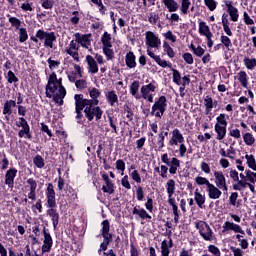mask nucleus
Instances as JSON below:
<instances>
[{
  "label": "nucleus",
  "instance_id": "nucleus-1",
  "mask_svg": "<svg viewBox=\"0 0 256 256\" xmlns=\"http://www.w3.org/2000/svg\"><path fill=\"white\" fill-rule=\"evenodd\" d=\"M75 119L78 125H85V121L91 123L95 121H101L103 119V109L99 107V104H91L88 102L75 101Z\"/></svg>",
  "mask_w": 256,
  "mask_h": 256
},
{
  "label": "nucleus",
  "instance_id": "nucleus-2",
  "mask_svg": "<svg viewBox=\"0 0 256 256\" xmlns=\"http://www.w3.org/2000/svg\"><path fill=\"white\" fill-rule=\"evenodd\" d=\"M30 41L36 44L41 42L46 49H57L55 46V43H57V34L55 32L39 29L35 35L30 36Z\"/></svg>",
  "mask_w": 256,
  "mask_h": 256
},
{
  "label": "nucleus",
  "instance_id": "nucleus-3",
  "mask_svg": "<svg viewBox=\"0 0 256 256\" xmlns=\"http://www.w3.org/2000/svg\"><path fill=\"white\" fill-rule=\"evenodd\" d=\"M161 161L164 163V165L160 166V177H162V179H167L168 171L170 175H177V169L181 167L180 159L176 157L169 159V154L164 153L161 155Z\"/></svg>",
  "mask_w": 256,
  "mask_h": 256
},
{
  "label": "nucleus",
  "instance_id": "nucleus-4",
  "mask_svg": "<svg viewBox=\"0 0 256 256\" xmlns=\"http://www.w3.org/2000/svg\"><path fill=\"white\" fill-rule=\"evenodd\" d=\"M167 111V97L162 95L155 98L154 104L151 108V117H156V119H161Z\"/></svg>",
  "mask_w": 256,
  "mask_h": 256
},
{
  "label": "nucleus",
  "instance_id": "nucleus-5",
  "mask_svg": "<svg viewBox=\"0 0 256 256\" xmlns=\"http://www.w3.org/2000/svg\"><path fill=\"white\" fill-rule=\"evenodd\" d=\"M59 87H64L63 86V78H57V73L52 72L49 75L47 85L45 87L46 89V97L48 99H51L53 97V94L59 89Z\"/></svg>",
  "mask_w": 256,
  "mask_h": 256
},
{
  "label": "nucleus",
  "instance_id": "nucleus-6",
  "mask_svg": "<svg viewBox=\"0 0 256 256\" xmlns=\"http://www.w3.org/2000/svg\"><path fill=\"white\" fill-rule=\"evenodd\" d=\"M90 99L85 98L83 94H75L74 95V101L80 102V103H91L94 105H99V98L101 97V92L97 88H91L88 89Z\"/></svg>",
  "mask_w": 256,
  "mask_h": 256
},
{
  "label": "nucleus",
  "instance_id": "nucleus-7",
  "mask_svg": "<svg viewBox=\"0 0 256 256\" xmlns=\"http://www.w3.org/2000/svg\"><path fill=\"white\" fill-rule=\"evenodd\" d=\"M196 229H198L200 237L204 239V241H213V230L211 226L205 221H200L196 224Z\"/></svg>",
  "mask_w": 256,
  "mask_h": 256
},
{
  "label": "nucleus",
  "instance_id": "nucleus-8",
  "mask_svg": "<svg viewBox=\"0 0 256 256\" xmlns=\"http://www.w3.org/2000/svg\"><path fill=\"white\" fill-rule=\"evenodd\" d=\"M18 127L22 129L18 132V137L23 139L25 136L26 139H33V135L31 134V127L29 126V122L24 117H20L19 121L16 123Z\"/></svg>",
  "mask_w": 256,
  "mask_h": 256
},
{
  "label": "nucleus",
  "instance_id": "nucleus-9",
  "mask_svg": "<svg viewBox=\"0 0 256 256\" xmlns=\"http://www.w3.org/2000/svg\"><path fill=\"white\" fill-rule=\"evenodd\" d=\"M48 209L46 210V215L50 217V220L53 225V229H57L59 227V220L61 216L59 215V210H57V204H52L46 206Z\"/></svg>",
  "mask_w": 256,
  "mask_h": 256
},
{
  "label": "nucleus",
  "instance_id": "nucleus-10",
  "mask_svg": "<svg viewBox=\"0 0 256 256\" xmlns=\"http://www.w3.org/2000/svg\"><path fill=\"white\" fill-rule=\"evenodd\" d=\"M214 182L218 189L221 191H229V186L227 185V178L223 171H214Z\"/></svg>",
  "mask_w": 256,
  "mask_h": 256
},
{
  "label": "nucleus",
  "instance_id": "nucleus-11",
  "mask_svg": "<svg viewBox=\"0 0 256 256\" xmlns=\"http://www.w3.org/2000/svg\"><path fill=\"white\" fill-rule=\"evenodd\" d=\"M181 143H185V137L183 136V134L181 133V130H179V128H175L172 131V137L168 141V145L170 147H177V145H179Z\"/></svg>",
  "mask_w": 256,
  "mask_h": 256
},
{
  "label": "nucleus",
  "instance_id": "nucleus-12",
  "mask_svg": "<svg viewBox=\"0 0 256 256\" xmlns=\"http://www.w3.org/2000/svg\"><path fill=\"white\" fill-rule=\"evenodd\" d=\"M103 181H105V185L102 186L103 193H108L109 195H113L115 193V184L111 179H109V174L107 172H100Z\"/></svg>",
  "mask_w": 256,
  "mask_h": 256
},
{
  "label": "nucleus",
  "instance_id": "nucleus-13",
  "mask_svg": "<svg viewBox=\"0 0 256 256\" xmlns=\"http://www.w3.org/2000/svg\"><path fill=\"white\" fill-rule=\"evenodd\" d=\"M46 195V206L57 205V200L55 199V187L53 183H48L45 191Z\"/></svg>",
  "mask_w": 256,
  "mask_h": 256
},
{
  "label": "nucleus",
  "instance_id": "nucleus-14",
  "mask_svg": "<svg viewBox=\"0 0 256 256\" xmlns=\"http://www.w3.org/2000/svg\"><path fill=\"white\" fill-rule=\"evenodd\" d=\"M225 5L227 7V13L230 16V20L234 23H236V21H239V9L233 6V2L227 0L225 2Z\"/></svg>",
  "mask_w": 256,
  "mask_h": 256
},
{
  "label": "nucleus",
  "instance_id": "nucleus-15",
  "mask_svg": "<svg viewBox=\"0 0 256 256\" xmlns=\"http://www.w3.org/2000/svg\"><path fill=\"white\" fill-rule=\"evenodd\" d=\"M146 45L152 49H155L161 45V40L155 35V33L148 31L146 32Z\"/></svg>",
  "mask_w": 256,
  "mask_h": 256
},
{
  "label": "nucleus",
  "instance_id": "nucleus-16",
  "mask_svg": "<svg viewBox=\"0 0 256 256\" xmlns=\"http://www.w3.org/2000/svg\"><path fill=\"white\" fill-rule=\"evenodd\" d=\"M207 193L209 199H220L223 195V192H221V188L215 186V184L210 183L207 187Z\"/></svg>",
  "mask_w": 256,
  "mask_h": 256
},
{
  "label": "nucleus",
  "instance_id": "nucleus-17",
  "mask_svg": "<svg viewBox=\"0 0 256 256\" xmlns=\"http://www.w3.org/2000/svg\"><path fill=\"white\" fill-rule=\"evenodd\" d=\"M67 55H70L71 58L74 59V61H77L79 63V47L77 46V43L75 40H72L70 42V48L66 49Z\"/></svg>",
  "mask_w": 256,
  "mask_h": 256
},
{
  "label": "nucleus",
  "instance_id": "nucleus-18",
  "mask_svg": "<svg viewBox=\"0 0 256 256\" xmlns=\"http://www.w3.org/2000/svg\"><path fill=\"white\" fill-rule=\"evenodd\" d=\"M147 55L150 56L151 59H153L157 65H159V67H162V69H166V67H169L170 69L172 68L171 64L167 63L166 60H162L161 56L155 55V53H153V51L150 49H147Z\"/></svg>",
  "mask_w": 256,
  "mask_h": 256
},
{
  "label": "nucleus",
  "instance_id": "nucleus-19",
  "mask_svg": "<svg viewBox=\"0 0 256 256\" xmlns=\"http://www.w3.org/2000/svg\"><path fill=\"white\" fill-rule=\"evenodd\" d=\"M15 177H17L16 168H10L7 170L5 174V185H8V187H13V185H15Z\"/></svg>",
  "mask_w": 256,
  "mask_h": 256
},
{
  "label": "nucleus",
  "instance_id": "nucleus-20",
  "mask_svg": "<svg viewBox=\"0 0 256 256\" xmlns=\"http://www.w3.org/2000/svg\"><path fill=\"white\" fill-rule=\"evenodd\" d=\"M157 82L153 80L152 83H149L147 85H143L140 89L141 92V98L147 97V95H151V93H155L157 91V85H155Z\"/></svg>",
  "mask_w": 256,
  "mask_h": 256
},
{
  "label": "nucleus",
  "instance_id": "nucleus-21",
  "mask_svg": "<svg viewBox=\"0 0 256 256\" xmlns=\"http://www.w3.org/2000/svg\"><path fill=\"white\" fill-rule=\"evenodd\" d=\"M136 59L137 57L135 56V53L129 51L125 56L126 67H128V69H135V67H137Z\"/></svg>",
  "mask_w": 256,
  "mask_h": 256
},
{
  "label": "nucleus",
  "instance_id": "nucleus-22",
  "mask_svg": "<svg viewBox=\"0 0 256 256\" xmlns=\"http://www.w3.org/2000/svg\"><path fill=\"white\" fill-rule=\"evenodd\" d=\"M86 62L88 65L89 72L95 75V73H99V65H97V61L91 55L86 56Z\"/></svg>",
  "mask_w": 256,
  "mask_h": 256
},
{
  "label": "nucleus",
  "instance_id": "nucleus-23",
  "mask_svg": "<svg viewBox=\"0 0 256 256\" xmlns=\"http://www.w3.org/2000/svg\"><path fill=\"white\" fill-rule=\"evenodd\" d=\"M106 101L110 107H115L116 103H119V96L115 90H110L105 94Z\"/></svg>",
  "mask_w": 256,
  "mask_h": 256
},
{
  "label": "nucleus",
  "instance_id": "nucleus-24",
  "mask_svg": "<svg viewBox=\"0 0 256 256\" xmlns=\"http://www.w3.org/2000/svg\"><path fill=\"white\" fill-rule=\"evenodd\" d=\"M140 87H141V83L138 80L133 81L130 85V94L137 101H139V99H141V94H139Z\"/></svg>",
  "mask_w": 256,
  "mask_h": 256
},
{
  "label": "nucleus",
  "instance_id": "nucleus-25",
  "mask_svg": "<svg viewBox=\"0 0 256 256\" xmlns=\"http://www.w3.org/2000/svg\"><path fill=\"white\" fill-rule=\"evenodd\" d=\"M17 107L15 100H6L3 106V115H13V108Z\"/></svg>",
  "mask_w": 256,
  "mask_h": 256
},
{
  "label": "nucleus",
  "instance_id": "nucleus-26",
  "mask_svg": "<svg viewBox=\"0 0 256 256\" xmlns=\"http://www.w3.org/2000/svg\"><path fill=\"white\" fill-rule=\"evenodd\" d=\"M217 101L213 102V98L211 96H206L204 98V106H205V115H211V111H213V107H216Z\"/></svg>",
  "mask_w": 256,
  "mask_h": 256
},
{
  "label": "nucleus",
  "instance_id": "nucleus-27",
  "mask_svg": "<svg viewBox=\"0 0 256 256\" xmlns=\"http://www.w3.org/2000/svg\"><path fill=\"white\" fill-rule=\"evenodd\" d=\"M214 131L217 133L216 139L218 141H223L227 135V126H219V124H215Z\"/></svg>",
  "mask_w": 256,
  "mask_h": 256
},
{
  "label": "nucleus",
  "instance_id": "nucleus-28",
  "mask_svg": "<svg viewBox=\"0 0 256 256\" xmlns=\"http://www.w3.org/2000/svg\"><path fill=\"white\" fill-rule=\"evenodd\" d=\"M162 3L168 9L169 13H175L179 9V4L175 0H162Z\"/></svg>",
  "mask_w": 256,
  "mask_h": 256
},
{
  "label": "nucleus",
  "instance_id": "nucleus-29",
  "mask_svg": "<svg viewBox=\"0 0 256 256\" xmlns=\"http://www.w3.org/2000/svg\"><path fill=\"white\" fill-rule=\"evenodd\" d=\"M176 183L173 179H169L167 182H166V191L168 193V199H173V195H175V187Z\"/></svg>",
  "mask_w": 256,
  "mask_h": 256
},
{
  "label": "nucleus",
  "instance_id": "nucleus-30",
  "mask_svg": "<svg viewBox=\"0 0 256 256\" xmlns=\"http://www.w3.org/2000/svg\"><path fill=\"white\" fill-rule=\"evenodd\" d=\"M198 31H199L200 35H203L204 37L213 35V33H211V29L209 28V26L207 25V23L205 21L199 22Z\"/></svg>",
  "mask_w": 256,
  "mask_h": 256
},
{
  "label": "nucleus",
  "instance_id": "nucleus-31",
  "mask_svg": "<svg viewBox=\"0 0 256 256\" xmlns=\"http://www.w3.org/2000/svg\"><path fill=\"white\" fill-rule=\"evenodd\" d=\"M238 81L241 83V85L244 87V89H248L249 87V77L247 76V72L240 71L238 73Z\"/></svg>",
  "mask_w": 256,
  "mask_h": 256
},
{
  "label": "nucleus",
  "instance_id": "nucleus-32",
  "mask_svg": "<svg viewBox=\"0 0 256 256\" xmlns=\"http://www.w3.org/2000/svg\"><path fill=\"white\" fill-rule=\"evenodd\" d=\"M113 46H104L102 47L103 54L105 55L108 61H113L115 59V51L112 48Z\"/></svg>",
  "mask_w": 256,
  "mask_h": 256
},
{
  "label": "nucleus",
  "instance_id": "nucleus-33",
  "mask_svg": "<svg viewBox=\"0 0 256 256\" xmlns=\"http://www.w3.org/2000/svg\"><path fill=\"white\" fill-rule=\"evenodd\" d=\"M194 201L200 209H203V205H205V196L199 192V189H196L194 192Z\"/></svg>",
  "mask_w": 256,
  "mask_h": 256
},
{
  "label": "nucleus",
  "instance_id": "nucleus-34",
  "mask_svg": "<svg viewBox=\"0 0 256 256\" xmlns=\"http://www.w3.org/2000/svg\"><path fill=\"white\" fill-rule=\"evenodd\" d=\"M163 51L168 55L169 59H173L175 57V50H173V47H171L167 41L163 42Z\"/></svg>",
  "mask_w": 256,
  "mask_h": 256
},
{
  "label": "nucleus",
  "instance_id": "nucleus-35",
  "mask_svg": "<svg viewBox=\"0 0 256 256\" xmlns=\"http://www.w3.org/2000/svg\"><path fill=\"white\" fill-rule=\"evenodd\" d=\"M145 208H141V206H135L132 209V214L136 215L135 219H141L143 221V217L145 216Z\"/></svg>",
  "mask_w": 256,
  "mask_h": 256
},
{
  "label": "nucleus",
  "instance_id": "nucleus-36",
  "mask_svg": "<svg viewBox=\"0 0 256 256\" xmlns=\"http://www.w3.org/2000/svg\"><path fill=\"white\" fill-rule=\"evenodd\" d=\"M220 41L222 43V46L225 47L227 51H230L231 47H233V43L231 42V38H229V36L222 34L220 37Z\"/></svg>",
  "mask_w": 256,
  "mask_h": 256
},
{
  "label": "nucleus",
  "instance_id": "nucleus-37",
  "mask_svg": "<svg viewBox=\"0 0 256 256\" xmlns=\"http://www.w3.org/2000/svg\"><path fill=\"white\" fill-rule=\"evenodd\" d=\"M102 47H113L111 43V34L104 32L101 37Z\"/></svg>",
  "mask_w": 256,
  "mask_h": 256
},
{
  "label": "nucleus",
  "instance_id": "nucleus-38",
  "mask_svg": "<svg viewBox=\"0 0 256 256\" xmlns=\"http://www.w3.org/2000/svg\"><path fill=\"white\" fill-rule=\"evenodd\" d=\"M33 164L35 165V167H37V169H43V167H45V159L43 158V156L37 154L33 158Z\"/></svg>",
  "mask_w": 256,
  "mask_h": 256
},
{
  "label": "nucleus",
  "instance_id": "nucleus-39",
  "mask_svg": "<svg viewBox=\"0 0 256 256\" xmlns=\"http://www.w3.org/2000/svg\"><path fill=\"white\" fill-rule=\"evenodd\" d=\"M107 117L109 121V126L111 127V129H113L112 133L117 134V118L113 116V113H108Z\"/></svg>",
  "mask_w": 256,
  "mask_h": 256
},
{
  "label": "nucleus",
  "instance_id": "nucleus-40",
  "mask_svg": "<svg viewBox=\"0 0 256 256\" xmlns=\"http://www.w3.org/2000/svg\"><path fill=\"white\" fill-rule=\"evenodd\" d=\"M245 159H246V163L249 167V169H252V171H256V160H255V156H253L252 154H246L245 155Z\"/></svg>",
  "mask_w": 256,
  "mask_h": 256
},
{
  "label": "nucleus",
  "instance_id": "nucleus-41",
  "mask_svg": "<svg viewBox=\"0 0 256 256\" xmlns=\"http://www.w3.org/2000/svg\"><path fill=\"white\" fill-rule=\"evenodd\" d=\"M8 21L11 27H14L15 31H19L21 29L22 22L19 18L11 16Z\"/></svg>",
  "mask_w": 256,
  "mask_h": 256
},
{
  "label": "nucleus",
  "instance_id": "nucleus-42",
  "mask_svg": "<svg viewBox=\"0 0 256 256\" xmlns=\"http://www.w3.org/2000/svg\"><path fill=\"white\" fill-rule=\"evenodd\" d=\"M244 65H245L246 69H249L250 71H252V69H255V67H256V59L245 57Z\"/></svg>",
  "mask_w": 256,
  "mask_h": 256
},
{
  "label": "nucleus",
  "instance_id": "nucleus-43",
  "mask_svg": "<svg viewBox=\"0 0 256 256\" xmlns=\"http://www.w3.org/2000/svg\"><path fill=\"white\" fill-rule=\"evenodd\" d=\"M18 35H19V43H25L27 39H29V34L27 33V28H20L18 30Z\"/></svg>",
  "mask_w": 256,
  "mask_h": 256
},
{
  "label": "nucleus",
  "instance_id": "nucleus-44",
  "mask_svg": "<svg viewBox=\"0 0 256 256\" xmlns=\"http://www.w3.org/2000/svg\"><path fill=\"white\" fill-rule=\"evenodd\" d=\"M189 7H191V0H182L180 7L182 15H187V13H189Z\"/></svg>",
  "mask_w": 256,
  "mask_h": 256
},
{
  "label": "nucleus",
  "instance_id": "nucleus-45",
  "mask_svg": "<svg viewBox=\"0 0 256 256\" xmlns=\"http://www.w3.org/2000/svg\"><path fill=\"white\" fill-rule=\"evenodd\" d=\"M170 253H171V248H169V244L167 243V240H163L161 242V255L169 256Z\"/></svg>",
  "mask_w": 256,
  "mask_h": 256
},
{
  "label": "nucleus",
  "instance_id": "nucleus-46",
  "mask_svg": "<svg viewBox=\"0 0 256 256\" xmlns=\"http://www.w3.org/2000/svg\"><path fill=\"white\" fill-rule=\"evenodd\" d=\"M190 48L196 57H203L205 55V49L201 46L195 47V45L191 44Z\"/></svg>",
  "mask_w": 256,
  "mask_h": 256
},
{
  "label": "nucleus",
  "instance_id": "nucleus-47",
  "mask_svg": "<svg viewBox=\"0 0 256 256\" xmlns=\"http://www.w3.org/2000/svg\"><path fill=\"white\" fill-rule=\"evenodd\" d=\"M172 79H173V83H175L176 85H181V72H179V70L172 68Z\"/></svg>",
  "mask_w": 256,
  "mask_h": 256
},
{
  "label": "nucleus",
  "instance_id": "nucleus-48",
  "mask_svg": "<svg viewBox=\"0 0 256 256\" xmlns=\"http://www.w3.org/2000/svg\"><path fill=\"white\" fill-rule=\"evenodd\" d=\"M244 143L248 146H251L255 143V137L253 134L247 132L243 135Z\"/></svg>",
  "mask_w": 256,
  "mask_h": 256
},
{
  "label": "nucleus",
  "instance_id": "nucleus-49",
  "mask_svg": "<svg viewBox=\"0 0 256 256\" xmlns=\"http://www.w3.org/2000/svg\"><path fill=\"white\" fill-rule=\"evenodd\" d=\"M196 185H199V186H202V185H205L206 188L211 184V182H209V180L203 176H197L195 179H194Z\"/></svg>",
  "mask_w": 256,
  "mask_h": 256
},
{
  "label": "nucleus",
  "instance_id": "nucleus-50",
  "mask_svg": "<svg viewBox=\"0 0 256 256\" xmlns=\"http://www.w3.org/2000/svg\"><path fill=\"white\" fill-rule=\"evenodd\" d=\"M216 125L227 127V114H224V113L220 114L216 118Z\"/></svg>",
  "mask_w": 256,
  "mask_h": 256
},
{
  "label": "nucleus",
  "instance_id": "nucleus-51",
  "mask_svg": "<svg viewBox=\"0 0 256 256\" xmlns=\"http://www.w3.org/2000/svg\"><path fill=\"white\" fill-rule=\"evenodd\" d=\"M156 145H158V151H163V147H165V138L163 133L158 134Z\"/></svg>",
  "mask_w": 256,
  "mask_h": 256
},
{
  "label": "nucleus",
  "instance_id": "nucleus-52",
  "mask_svg": "<svg viewBox=\"0 0 256 256\" xmlns=\"http://www.w3.org/2000/svg\"><path fill=\"white\" fill-rule=\"evenodd\" d=\"M168 204L172 207L173 215H180L179 206L175 203V198H168Z\"/></svg>",
  "mask_w": 256,
  "mask_h": 256
},
{
  "label": "nucleus",
  "instance_id": "nucleus-53",
  "mask_svg": "<svg viewBox=\"0 0 256 256\" xmlns=\"http://www.w3.org/2000/svg\"><path fill=\"white\" fill-rule=\"evenodd\" d=\"M40 131H42V133H46V135H48L50 139L51 137H53V132L51 131V129H49V126L44 122L40 123Z\"/></svg>",
  "mask_w": 256,
  "mask_h": 256
},
{
  "label": "nucleus",
  "instance_id": "nucleus-54",
  "mask_svg": "<svg viewBox=\"0 0 256 256\" xmlns=\"http://www.w3.org/2000/svg\"><path fill=\"white\" fill-rule=\"evenodd\" d=\"M7 81L8 83H19V78L15 75V72L9 70L7 73Z\"/></svg>",
  "mask_w": 256,
  "mask_h": 256
},
{
  "label": "nucleus",
  "instance_id": "nucleus-55",
  "mask_svg": "<svg viewBox=\"0 0 256 256\" xmlns=\"http://www.w3.org/2000/svg\"><path fill=\"white\" fill-rule=\"evenodd\" d=\"M92 3H94V5H97L99 8V12L102 15H105V12L107 11V7H105V5H103V1L102 0H91Z\"/></svg>",
  "mask_w": 256,
  "mask_h": 256
},
{
  "label": "nucleus",
  "instance_id": "nucleus-56",
  "mask_svg": "<svg viewBox=\"0 0 256 256\" xmlns=\"http://www.w3.org/2000/svg\"><path fill=\"white\" fill-rule=\"evenodd\" d=\"M117 171H121V175H125V161L123 159H118L116 161Z\"/></svg>",
  "mask_w": 256,
  "mask_h": 256
},
{
  "label": "nucleus",
  "instance_id": "nucleus-57",
  "mask_svg": "<svg viewBox=\"0 0 256 256\" xmlns=\"http://www.w3.org/2000/svg\"><path fill=\"white\" fill-rule=\"evenodd\" d=\"M204 5L207 6L209 11H215L217 9V1L215 0H204Z\"/></svg>",
  "mask_w": 256,
  "mask_h": 256
},
{
  "label": "nucleus",
  "instance_id": "nucleus-58",
  "mask_svg": "<svg viewBox=\"0 0 256 256\" xmlns=\"http://www.w3.org/2000/svg\"><path fill=\"white\" fill-rule=\"evenodd\" d=\"M111 229V225L109 224V220H103L102 221V235H107L109 234V231Z\"/></svg>",
  "mask_w": 256,
  "mask_h": 256
},
{
  "label": "nucleus",
  "instance_id": "nucleus-59",
  "mask_svg": "<svg viewBox=\"0 0 256 256\" xmlns=\"http://www.w3.org/2000/svg\"><path fill=\"white\" fill-rule=\"evenodd\" d=\"M208 251H209V253H212V255H214V256H221V250H219V247H217L213 244H210L208 246Z\"/></svg>",
  "mask_w": 256,
  "mask_h": 256
},
{
  "label": "nucleus",
  "instance_id": "nucleus-60",
  "mask_svg": "<svg viewBox=\"0 0 256 256\" xmlns=\"http://www.w3.org/2000/svg\"><path fill=\"white\" fill-rule=\"evenodd\" d=\"M124 111H125V113H127L126 118L128 119V121H133L134 113H133V109L131 108V106H129L127 104L124 105Z\"/></svg>",
  "mask_w": 256,
  "mask_h": 256
},
{
  "label": "nucleus",
  "instance_id": "nucleus-61",
  "mask_svg": "<svg viewBox=\"0 0 256 256\" xmlns=\"http://www.w3.org/2000/svg\"><path fill=\"white\" fill-rule=\"evenodd\" d=\"M137 201H143L145 199V192L143 191V186H138L136 189Z\"/></svg>",
  "mask_w": 256,
  "mask_h": 256
},
{
  "label": "nucleus",
  "instance_id": "nucleus-62",
  "mask_svg": "<svg viewBox=\"0 0 256 256\" xmlns=\"http://www.w3.org/2000/svg\"><path fill=\"white\" fill-rule=\"evenodd\" d=\"M182 58L184 59L185 63H187V65H193L194 60H193V55L189 52H186L182 55Z\"/></svg>",
  "mask_w": 256,
  "mask_h": 256
},
{
  "label": "nucleus",
  "instance_id": "nucleus-63",
  "mask_svg": "<svg viewBox=\"0 0 256 256\" xmlns=\"http://www.w3.org/2000/svg\"><path fill=\"white\" fill-rule=\"evenodd\" d=\"M54 5H55V1L53 0H43L41 4L43 9H53Z\"/></svg>",
  "mask_w": 256,
  "mask_h": 256
},
{
  "label": "nucleus",
  "instance_id": "nucleus-64",
  "mask_svg": "<svg viewBox=\"0 0 256 256\" xmlns=\"http://www.w3.org/2000/svg\"><path fill=\"white\" fill-rule=\"evenodd\" d=\"M130 177L135 181V183H141V174H139V171H132Z\"/></svg>",
  "mask_w": 256,
  "mask_h": 256
}]
</instances>
